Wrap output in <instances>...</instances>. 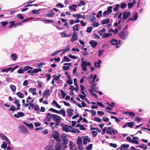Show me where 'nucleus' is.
<instances>
[{
  "label": "nucleus",
  "mask_w": 150,
  "mask_h": 150,
  "mask_svg": "<svg viewBox=\"0 0 150 150\" xmlns=\"http://www.w3.org/2000/svg\"><path fill=\"white\" fill-rule=\"evenodd\" d=\"M59 126L62 127V130L66 132H70L71 129L73 128L71 126H68L67 125L64 124L63 123H61Z\"/></svg>",
  "instance_id": "nucleus-1"
},
{
  "label": "nucleus",
  "mask_w": 150,
  "mask_h": 150,
  "mask_svg": "<svg viewBox=\"0 0 150 150\" xmlns=\"http://www.w3.org/2000/svg\"><path fill=\"white\" fill-rule=\"evenodd\" d=\"M82 142L83 144H84V137L79 136L77 139V143L79 145V149H82L83 148L81 145Z\"/></svg>",
  "instance_id": "nucleus-2"
},
{
  "label": "nucleus",
  "mask_w": 150,
  "mask_h": 150,
  "mask_svg": "<svg viewBox=\"0 0 150 150\" xmlns=\"http://www.w3.org/2000/svg\"><path fill=\"white\" fill-rule=\"evenodd\" d=\"M54 121L56 122V125H59L63 120L62 118L59 116L57 115H54L53 118Z\"/></svg>",
  "instance_id": "nucleus-3"
},
{
  "label": "nucleus",
  "mask_w": 150,
  "mask_h": 150,
  "mask_svg": "<svg viewBox=\"0 0 150 150\" xmlns=\"http://www.w3.org/2000/svg\"><path fill=\"white\" fill-rule=\"evenodd\" d=\"M52 137L56 141L58 142L61 141V139L59 138V134L58 132L53 130L52 132Z\"/></svg>",
  "instance_id": "nucleus-4"
},
{
  "label": "nucleus",
  "mask_w": 150,
  "mask_h": 150,
  "mask_svg": "<svg viewBox=\"0 0 150 150\" xmlns=\"http://www.w3.org/2000/svg\"><path fill=\"white\" fill-rule=\"evenodd\" d=\"M106 133H107L110 135L113 134H115L118 133V132L117 130L111 127H106Z\"/></svg>",
  "instance_id": "nucleus-5"
},
{
  "label": "nucleus",
  "mask_w": 150,
  "mask_h": 150,
  "mask_svg": "<svg viewBox=\"0 0 150 150\" xmlns=\"http://www.w3.org/2000/svg\"><path fill=\"white\" fill-rule=\"evenodd\" d=\"M129 33L127 31H122L119 34V36L123 40H125L128 35Z\"/></svg>",
  "instance_id": "nucleus-6"
},
{
  "label": "nucleus",
  "mask_w": 150,
  "mask_h": 150,
  "mask_svg": "<svg viewBox=\"0 0 150 150\" xmlns=\"http://www.w3.org/2000/svg\"><path fill=\"white\" fill-rule=\"evenodd\" d=\"M60 34L61 35L62 37L64 38L70 37L71 36L72 33H71L67 32L65 31L62 33H60Z\"/></svg>",
  "instance_id": "nucleus-7"
},
{
  "label": "nucleus",
  "mask_w": 150,
  "mask_h": 150,
  "mask_svg": "<svg viewBox=\"0 0 150 150\" xmlns=\"http://www.w3.org/2000/svg\"><path fill=\"white\" fill-rule=\"evenodd\" d=\"M19 128L21 129L23 133L25 134H28L29 133L26 127L23 125H21L19 127Z\"/></svg>",
  "instance_id": "nucleus-8"
},
{
  "label": "nucleus",
  "mask_w": 150,
  "mask_h": 150,
  "mask_svg": "<svg viewBox=\"0 0 150 150\" xmlns=\"http://www.w3.org/2000/svg\"><path fill=\"white\" fill-rule=\"evenodd\" d=\"M51 92L49 89H46L42 94V97L43 98L47 97L48 96L50 95Z\"/></svg>",
  "instance_id": "nucleus-9"
},
{
  "label": "nucleus",
  "mask_w": 150,
  "mask_h": 150,
  "mask_svg": "<svg viewBox=\"0 0 150 150\" xmlns=\"http://www.w3.org/2000/svg\"><path fill=\"white\" fill-rule=\"evenodd\" d=\"M54 114H51L50 113H47L46 115V116L45 119V120L48 121V122L51 120V119H53Z\"/></svg>",
  "instance_id": "nucleus-10"
},
{
  "label": "nucleus",
  "mask_w": 150,
  "mask_h": 150,
  "mask_svg": "<svg viewBox=\"0 0 150 150\" xmlns=\"http://www.w3.org/2000/svg\"><path fill=\"white\" fill-rule=\"evenodd\" d=\"M77 34V33L74 31L72 37L71 39V41L73 42L77 40L78 39Z\"/></svg>",
  "instance_id": "nucleus-11"
},
{
  "label": "nucleus",
  "mask_w": 150,
  "mask_h": 150,
  "mask_svg": "<svg viewBox=\"0 0 150 150\" xmlns=\"http://www.w3.org/2000/svg\"><path fill=\"white\" fill-rule=\"evenodd\" d=\"M131 15L130 11H126L123 13V19L126 20Z\"/></svg>",
  "instance_id": "nucleus-12"
},
{
  "label": "nucleus",
  "mask_w": 150,
  "mask_h": 150,
  "mask_svg": "<svg viewBox=\"0 0 150 150\" xmlns=\"http://www.w3.org/2000/svg\"><path fill=\"white\" fill-rule=\"evenodd\" d=\"M91 88L95 92H96V89H98V87L97 86V84L95 83H91Z\"/></svg>",
  "instance_id": "nucleus-13"
},
{
  "label": "nucleus",
  "mask_w": 150,
  "mask_h": 150,
  "mask_svg": "<svg viewBox=\"0 0 150 150\" xmlns=\"http://www.w3.org/2000/svg\"><path fill=\"white\" fill-rule=\"evenodd\" d=\"M138 13H135L133 15V17L132 18H129L127 21H136L137 18L138 16Z\"/></svg>",
  "instance_id": "nucleus-14"
},
{
  "label": "nucleus",
  "mask_w": 150,
  "mask_h": 150,
  "mask_svg": "<svg viewBox=\"0 0 150 150\" xmlns=\"http://www.w3.org/2000/svg\"><path fill=\"white\" fill-rule=\"evenodd\" d=\"M60 137L63 141V144H67L68 143V141L67 137L65 136L64 135H61Z\"/></svg>",
  "instance_id": "nucleus-15"
},
{
  "label": "nucleus",
  "mask_w": 150,
  "mask_h": 150,
  "mask_svg": "<svg viewBox=\"0 0 150 150\" xmlns=\"http://www.w3.org/2000/svg\"><path fill=\"white\" fill-rule=\"evenodd\" d=\"M24 115V113L22 112H19L17 114H15L14 116L15 117L19 118L20 117H23Z\"/></svg>",
  "instance_id": "nucleus-16"
},
{
  "label": "nucleus",
  "mask_w": 150,
  "mask_h": 150,
  "mask_svg": "<svg viewBox=\"0 0 150 150\" xmlns=\"http://www.w3.org/2000/svg\"><path fill=\"white\" fill-rule=\"evenodd\" d=\"M67 111L68 116L69 117H71L73 114V110L72 109H68Z\"/></svg>",
  "instance_id": "nucleus-17"
},
{
  "label": "nucleus",
  "mask_w": 150,
  "mask_h": 150,
  "mask_svg": "<svg viewBox=\"0 0 150 150\" xmlns=\"http://www.w3.org/2000/svg\"><path fill=\"white\" fill-rule=\"evenodd\" d=\"M50 127H51L52 129L53 130L57 128V126L59 125H56V124L54 125V123L51 122L50 123Z\"/></svg>",
  "instance_id": "nucleus-18"
},
{
  "label": "nucleus",
  "mask_w": 150,
  "mask_h": 150,
  "mask_svg": "<svg viewBox=\"0 0 150 150\" xmlns=\"http://www.w3.org/2000/svg\"><path fill=\"white\" fill-rule=\"evenodd\" d=\"M101 61L100 59L98 60V62H95L94 63V65L95 67L99 68L100 67V64Z\"/></svg>",
  "instance_id": "nucleus-19"
},
{
  "label": "nucleus",
  "mask_w": 150,
  "mask_h": 150,
  "mask_svg": "<svg viewBox=\"0 0 150 150\" xmlns=\"http://www.w3.org/2000/svg\"><path fill=\"white\" fill-rule=\"evenodd\" d=\"M89 43L93 47H95L98 44V42H95L94 40L90 41L89 42Z\"/></svg>",
  "instance_id": "nucleus-20"
},
{
  "label": "nucleus",
  "mask_w": 150,
  "mask_h": 150,
  "mask_svg": "<svg viewBox=\"0 0 150 150\" xmlns=\"http://www.w3.org/2000/svg\"><path fill=\"white\" fill-rule=\"evenodd\" d=\"M133 140H132V143H134L136 144H137L139 143V142L137 140L139 139L138 137H133Z\"/></svg>",
  "instance_id": "nucleus-21"
},
{
  "label": "nucleus",
  "mask_w": 150,
  "mask_h": 150,
  "mask_svg": "<svg viewBox=\"0 0 150 150\" xmlns=\"http://www.w3.org/2000/svg\"><path fill=\"white\" fill-rule=\"evenodd\" d=\"M23 124L31 129H33L34 127L32 123L28 124L26 122H23Z\"/></svg>",
  "instance_id": "nucleus-22"
},
{
  "label": "nucleus",
  "mask_w": 150,
  "mask_h": 150,
  "mask_svg": "<svg viewBox=\"0 0 150 150\" xmlns=\"http://www.w3.org/2000/svg\"><path fill=\"white\" fill-rule=\"evenodd\" d=\"M129 147V145L127 144H122L120 147V149L121 150H124L123 149L125 148H127Z\"/></svg>",
  "instance_id": "nucleus-23"
},
{
  "label": "nucleus",
  "mask_w": 150,
  "mask_h": 150,
  "mask_svg": "<svg viewBox=\"0 0 150 150\" xmlns=\"http://www.w3.org/2000/svg\"><path fill=\"white\" fill-rule=\"evenodd\" d=\"M52 105H53L54 106H55L56 107H57L59 108H61V106L58 104L57 102L55 100H53L52 101Z\"/></svg>",
  "instance_id": "nucleus-24"
},
{
  "label": "nucleus",
  "mask_w": 150,
  "mask_h": 150,
  "mask_svg": "<svg viewBox=\"0 0 150 150\" xmlns=\"http://www.w3.org/2000/svg\"><path fill=\"white\" fill-rule=\"evenodd\" d=\"M0 137H1L5 141H8V138L5 136L2 133H0Z\"/></svg>",
  "instance_id": "nucleus-25"
},
{
  "label": "nucleus",
  "mask_w": 150,
  "mask_h": 150,
  "mask_svg": "<svg viewBox=\"0 0 150 150\" xmlns=\"http://www.w3.org/2000/svg\"><path fill=\"white\" fill-rule=\"evenodd\" d=\"M54 15V13L53 11H50L47 14V16L49 17H53Z\"/></svg>",
  "instance_id": "nucleus-26"
},
{
  "label": "nucleus",
  "mask_w": 150,
  "mask_h": 150,
  "mask_svg": "<svg viewBox=\"0 0 150 150\" xmlns=\"http://www.w3.org/2000/svg\"><path fill=\"white\" fill-rule=\"evenodd\" d=\"M105 32L106 30L105 29L103 28L102 30H100L98 31V33L100 35L103 36V34L105 33Z\"/></svg>",
  "instance_id": "nucleus-27"
},
{
  "label": "nucleus",
  "mask_w": 150,
  "mask_h": 150,
  "mask_svg": "<svg viewBox=\"0 0 150 150\" xmlns=\"http://www.w3.org/2000/svg\"><path fill=\"white\" fill-rule=\"evenodd\" d=\"M15 103L16 105L18 107V108L16 109V110H19L20 109V104L16 99L15 100Z\"/></svg>",
  "instance_id": "nucleus-28"
},
{
  "label": "nucleus",
  "mask_w": 150,
  "mask_h": 150,
  "mask_svg": "<svg viewBox=\"0 0 150 150\" xmlns=\"http://www.w3.org/2000/svg\"><path fill=\"white\" fill-rule=\"evenodd\" d=\"M56 148L55 150H61L62 148V144L60 143H58L56 145Z\"/></svg>",
  "instance_id": "nucleus-29"
},
{
  "label": "nucleus",
  "mask_w": 150,
  "mask_h": 150,
  "mask_svg": "<svg viewBox=\"0 0 150 150\" xmlns=\"http://www.w3.org/2000/svg\"><path fill=\"white\" fill-rule=\"evenodd\" d=\"M111 44L112 45H115L117 44V40L113 39L111 41Z\"/></svg>",
  "instance_id": "nucleus-30"
},
{
  "label": "nucleus",
  "mask_w": 150,
  "mask_h": 150,
  "mask_svg": "<svg viewBox=\"0 0 150 150\" xmlns=\"http://www.w3.org/2000/svg\"><path fill=\"white\" fill-rule=\"evenodd\" d=\"M112 35V34L111 33H105L103 34V38H108L110 36H111Z\"/></svg>",
  "instance_id": "nucleus-31"
},
{
  "label": "nucleus",
  "mask_w": 150,
  "mask_h": 150,
  "mask_svg": "<svg viewBox=\"0 0 150 150\" xmlns=\"http://www.w3.org/2000/svg\"><path fill=\"white\" fill-rule=\"evenodd\" d=\"M90 18L91 19V21L93 23L96 21V18L95 16H93L92 15H90Z\"/></svg>",
  "instance_id": "nucleus-32"
},
{
  "label": "nucleus",
  "mask_w": 150,
  "mask_h": 150,
  "mask_svg": "<svg viewBox=\"0 0 150 150\" xmlns=\"http://www.w3.org/2000/svg\"><path fill=\"white\" fill-rule=\"evenodd\" d=\"M110 22V20L109 19H106L103 20L102 21H101V24H105L106 23H108Z\"/></svg>",
  "instance_id": "nucleus-33"
},
{
  "label": "nucleus",
  "mask_w": 150,
  "mask_h": 150,
  "mask_svg": "<svg viewBox=\"0 0 150 150\" xmlns=\"http://www.w3.org/2000/svg\"><path fill=\"white\" fill-rule=\"evenodd\" d=\"M45 150H54L53 149V147L51 146L48 145L45 148Z\"/></svg>",
  "instance_id": "nucleus-34"
},
{
  "label": "nucleus",
  "mask_w": 150,
  "mask_h": 150,
  "mask_svg": "<svg viewBox=\"0 0 150 150\" xmlns=\"http://www.w3.org/2000/svg\"><path fill=\"white\" fill-rule=\"evenodd\" d=\"M111 117L112 119H114L115 120V121L117 122H119L120 121V119L121 120L122 119L120 118H119V119H118L117 117L113 116H111Z\"/></svg>",
  "instance_id": "nucleus-35"
},
{
  "label": "nucleus",
  "mask_w": 150,
  "mask_h": 150,
  "mask_svg": "<svg viewBox=\"0 0 150 150\" xmlns=\"http://www.w3.org/2000/svg\"><path fill=\"white\" fill-rule=\"evenodd\" d=\"M7 146V144L6 142H3V144L1 146V147L2 148H3L5 149H6V147Z\"/></svg>",
  "instance_id": "nucleus-36"
},
{
  "label": "nucleus",
  "mask_w": 150,
  "mask_h": 150,
  "mask_svg": "<svg viewBox=\"0 0 150 150\" xmlns=\"http://www.w3.org/2000/svg\"><path fill=\"white\" fill-rule=\"evenodd\" d=\"M93 144H90L89 145L87 146L86 147V150H91L92 149Z\"/></svg>",
  "instance_id": "nucleus-37"
},
{
  "label": "nucleus",
  "mask_w": 150,
  "mask_h": 150,
  "mask_svg": "<svg viewBox=\"0 0 150 150\" xmlns=\"http://www.w3.org/2000/svg\"><path fill=\"white\" fill-rule=\"evenodd\" d=\"M16 95L21 98H23L24 96V94L20 92L17 93Z\"/></svg>",
  "instance_id": "nucleus-38"
},
{
  "label": "nucleus",
  "mask_w": 150,
  "mask_h": 150,
  "mask_svg": "<svg viewBox=\"0 0 150 150\" xmlns=\"http://www.w3.org/2000/svg\"><path fill=\"white\" fill-rule=\"evenodd\" d=\"M87 142H91V139H89L87 136H85V145L86 144Z\"/></svg>",
  "instance_id": "nucleus-39"
},
{
  "label": "nucleus",
  "mask_w": 150,
  "mask_h": 150,
  "mask_svg": "<svg viewBox=\"0 0 150 150\" xmlns=\"http://www.w3.org/2000/svg\"><path fill=\"white\" fill-rule=\"evenodd\" d=\"M41 71L42 70L40 69H35L32 71V73H37Z\"/></svg>",
  "instance_id": "nucleus-40"
},
{
  "label": "nucleus",
  "mask_w": 150,
  "mask_h": 150,
  "mask_svg": "<svg viewBox=\"0 0 150 150\" xmlns=\"http://www.w3.org/2000/svg\"><path fill=\"white\" fill-rule=\"evenodd\" d=\"M137 147L141 148H144V149H147V146L144 144H143L141 145H139L138 146H137Z\"/></svg>",
  "instance_id": "nucleus-41"
},
{
  "label": "nucleus",
  "mask_w": 150,
  "mask_h": 150,
  "mask_svg": "<svg viewBox=\"0 0 150 150\" xmlns=\"http://www.w3.org/2000/svg\"><path fill=\"white\" fill-rule=\"evenodd\" d=\"M49 110L51 111H52L53 112H55L57 113L58 114H60V112L59 111L56 110L55 109L53 108H50L49 109Z\"/></svg>",
  "instance_id": "nucleus-42"
},
{
  "label": "nucleus",
  "mask_w": 150,
  "mask_h": 150,
  "mask_svg": "<svg viewBox=\"0 0 150 150\" xmlns=\"http://www.w3.org/2000/svg\"><path fill=\"white\" fill-rule=\"evenodd\" d=\"M94 120L99 122H102V120L96 117L94 118Z\"/></svg>",
  "instance_id": "nucleus-43"
},
{
  "label": "nucleus",
  "mask_w": 150,
  "mask_h": 150,
  "mask_svg": "<svg viewBox=\"0 0 150 150\" xmlns=\"http://www.w3.org/2000/svg\"><path fill=\"white\" fill-rule=\"evenodd\" d=\"M100 24L99 23L97 22H93L92 24V25L94 27H96L100 25Z\"/></svg>",
  "instance_id": "nucleus-44"
},
{
  "label": "nucleus",
  "mask_w": 150,
  "mask_h": 150,
  "mask_svg": "<svg viewBox=\"0 0 150 150\" xmlns=\"http://www.w3.org/2000/svg\"><path fill=\"white\" fill-rule=\"evenodd\" d=\"M59 111L60 112V113H61V114L64 117H65L66 116V112L64 109L61 110L60 111Z\"/></svg>",
  "instance_id": "nucleus-45"
},
{
  "label": "nucleus",
  "mask_w": 150,
  "mask_h": 150,
  "mask_svg": "<svg viewBox=\"0 0 150 150\" xmlns=\"http://www.w3.org/2000/svg\"><path fill=\"white\" fill-rule=\"evenodd\" d=\"M76 127H79V129L80 130H84V126L81 124H78L76 126Z\"/></svg>",
  "instance_id": "nucleus-46"
},
{
  "label": "nucleus",
  "mask_w": 150,
  "mask_h": 150,
  "mask_svg": "<svg viewBox=\"0 0 150 150\" xmlns=\"http://www.w3.org/2000/svg\"><path fill=\"white\" fill-rule=\"evenodd\" d=\"M89 91L90 93L94 96L96 98H97L98 97L97 95L95 93H93V90H89Z\"/></svg>",
  "instance_id": "nucleus-47"
},
{
  "label": "nucleus",
  "mask_w": 150,
  "mask_h": 150,
  "mask_svg": "<svg viewBox=\"0 0 150 150\" xmlns=\"http://www.w3.org/2000/svg\"><path fill=\"white\" fill-rule=\"evenodd\" d=\"M129 127L130 128H132L134 126V122H127V123Z\"/></svg>",
  "instance_id": "nucleus-48"
},
{
  "label": "nucleus",
  "mask_w": 150,
  "mask_h": 150,
  "mask_svg": "<svg viewBox=\"0 0 150 150\" xmlns=\"http://www.w3.org/2000/svg\"><path fill=\"white\" fill-rule=\"evenodd\" d=\"M10 88L13 92H14L16 90V87L15 86L13 85H11L10 86Z\"/></svg>",
  "instance_id": "nucleus-49"
},
{
  "label": "nucleus",
  "mask_w": 150,
  "mask_h": 150,
  "mask_svg": "<svg viewBox=\"0 0 150 150\" xmlns=\"http://www.w3.org/2000/svg\"><path fill=\"white\" fill-rule=\"evenodd\" d=\"M70 132L74 133H78L80 132L78 129H71L70 131Z\"/></svg>",
  "instance_id": "nucleus-50"
},
{
  "label": "nucleus",
  "mask_w": 150,
  "mask_h": 150,
  "mask_svg": "<svg viewBox=\"0 0 150 150\" xmlns=\"http://www.w3.org/2000/svg\"><path fill=\"white\" fill-rule=\"evenodd\" d=\"M24 70L23 68H21L18 70L17 71V72L19 74H22L24 72Z\"/></svg>",
  "instance_id": "nucleus-51"
},
{
  "label": "nucleus",
  "mask_w": 150,
  "mask_h": 150,
  "mask_svg": "<svg viewBox=\"0 0 150 150\" xmlns=\"http://www.w3.org/2000/svg\"><path fill=\"white\" fill-rule=\"evenodd\" d=\"M127 5L126 3H121L120 4V7L122 9H124L126 7Z\"/></svg>",
  "instance_id": "nucleus-52"
},
{
  "label": "nucleus",
  "mask_w": 150,
  "mask_h": 150,
  "mask_svg": "<svg viewBox=\"0 0 150 150\" xmlns=\"http://www.w3.org/2000/svg\"><path fill=\"white\" fill-rule=\"evenodd\" d=\"M78 26L79 25L78 24H77L73 26V30H74V31H78L79 30V29L78 28Z\"/></svg>",
  "instance_id": "nucleus-53"
},
{
  "label": "nucleus",
  "mask_w": 150,
  "mask_h": 150,
  "mask_svg": "<svg viewBox=\"0 0 150 150\" xmlns=\"http://www.w3.org/2000/svg\"><path fill=\"white\" fill-rule=\"evenodd\" d=\"M102 11H99L98 12V13L96 15V17L97 18H99L100 17H101L102 16Z\"/></svg>",
  "instance_id": "nucleus-54"
},
{
  "label": "nucleus",
  "mask_w": 150,
  "mask_h": 150,
  "mask_svg": "<svg viewBox=\"0 0 150 150\" xmlns=\"http://www.w3.org/2000/svg\"><path fill=\"white\" fill-rule=\"evenodd\" d=\"M104 113L103 112L101 111H98L97 112V114L98 116H102L103 115Z\"/></svg>",
  "instance_id": "nucleus-55"
},
{
  "label": "nucleus",
  "mask_w": 150,
  "mask_h": 150,
  "mask_svg": "<svg viewBox=\"0 0 150 150\" xmlns=\"http://www.w3.org/2000/svg\"><path fill=\"white\" fill-rule=\"evenodd\" d=\"M70 50L69 46H67V47L65 48V49L63 50V52L62 54L65 53L67 51H69Z\"/></svg>",
  "instance_id": "nucleus-56"
},
{
  "label": "nucleus",
  "mask_w": 150,
  "mask_h": 150,
  "mask_svg": "<svg viewBox=\"0 0 150 150\" xmlns=\"http://www.w3.org/2000/svg\"><path fill=\"white\" fill-rule=\"evenodd\" d=\"M92 28L91 27H89L87 28L86 31L88 33H91L92 30Z\"/></svg>",
  "instance_id": "nucleus-57"
},
{
  "label": "nucleus",
  "mask_w": 150,
  "mask_h": 150,
  "mask_svg": "<svg viewBox=\"0 0 150 150\" xmlns=\"http://www.w3.org/2000/svg\"><path fill=\"white\" fill-rule=\"evenodd\" d=\"M11 56L13 58V60L15 61L17 58L16 55L14 54H11Z\"/></svg>",
  "instance_id": "nucleus-58"
},
{
  "label": "nucleus",
  "mask_w": 150,
  "mask_h": 150,
  "mask_svg": "<svg viewBox=\"0 0 150 150\" xmlns=\"http://www.w3.org/2000/svg\"><path fill=\"white\" fill-rule=\"evenodd\" d=\"M90 112L91 113L92 116H95L96 114V112L94 110H91Z\"/></svg>",
  "instance_id": "nucleus-59"
},
{
  "label": "nucleus",
  "mask_w": 150,
  "mask_h": 150,
  "mask_svg": "<svg viewBox=\"0 0 150 150\" xmlns=\"http://www.w3.org/2000/svg\"><path fill=\"white\" fill-rule=\"evenodd\" d=\"M60 91L62 95V97L64 98L66 95V93L62 90H60Z\"/></svg>",
  "instance_id": "nucleus-60"
},
{
  "label": "nucleus",
  "mask_w": 150,
  "mask_h": 150,
  "mask_svg": "<svg viewBox=\"0 0 150 150\" xmlns=\"http://www.w3.org/2000/svg\"><path fill=\"white\" fill-rule=\"evenodd\" d=\"M112 6H110L108 7L107 11L109 12V13H110L112 12Z\"/></svg>",
  "instance_id": "nucleus-61"
},
{
  "label": "nucleus",
  "mask_w": 150,
  "mask_h": 150,
  "mask_svg": "<svg viewBox=\"0 0 150 150\" xmlns=\"http://www.w3.org/2000/svg\"><path fill=\"white\" fill-rule=\"evenodd\" d=\"M66 82L67 84L69 85H71L73 83V81L71 79H69V80H68Z\"/></svg>",
  "instance_id": "nucleus-62"
},
{
  "label": "nucleus",
  "mask_w": 150,
  "mask_h": 150,
  "mask_svg": "<svg viewBox=\"0 0 150 150\" xmlns=\"http://www.w3.org/2000/svg\"><path fill=\"white\" fill-rule=\"evenodd\" d=\"M73 142L71 141H70L69 142V149H72L73 148Z\"/></svg>",
  "instance_id": "nucleus-63"
},
{
  "label": "nucleus",
  "mask_w": 150,
  "mask_h": 150,
  "mask_svg": "<svg viewBox=\"0 0 150 150\" xmlns=\"http://www.w3.org/2000/svg\"><path fill=\"white\" fill-rule=\"evenodd\" d=\"M91 133L93 134V137H96L98 135V133L96 131H93L91 132Z\"/></svg>",
  "instance_id": "nucleus-64"
}]
</instances>
